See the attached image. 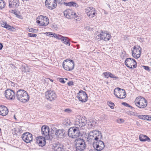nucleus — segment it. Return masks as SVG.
Wrapping results in <instances>:
<instances>
[{
    "label": "nucleus",
    "instance_id": "nucleus-41",
    "mask_svg": "<svg viewBox=\"0 0 151 151\" xmlns=\"http://www.w3.org/2000/svg\"><path fill=\"white\" fill-rule=\"evenodd\" d=\"M109 77L111 78H118V77L116 76L115 75L112 74L111 73H110L109 75Z\"/></svg>",
    "mask_w": 151,
    "mask_h": 151
},
{
    "label": "nucleus",
    "instance_id": "nucleus-24",
    "mask_svg": "<svg viewBox=\"0 0 151 151\" xmlns=\"http://www.w3.org/2000/svg\"><path fill=\"white\" fill-rule=\"evenodd\" d=\"M54 149L55 151H63V147L59 143L55 144L54 146Z\"/></svg>",
    "mask_w": 151,
    "mask_h": 151
},
{
    "label": "nucleus",
    "instance_id": "nucleus-8",
    "mask_svg": "<svg viewBox=\"0 0 151 151\" xmlns=\"http://www.w3.org/2000/svg\"><path fill=\"white\" fill-rule=\"evenodd\" d=\"M114 94L117 98L122 99L125 98L126 95L125 90L119 88H116L114 89Z\"/></svg>",
    "mask_w": 151,
    "mask_h": 151
},
{
    "label": "nucleus",
    "instance_id": "nucleus-50",
    "mask_svg": "<svg viewBox=\"0 0 151 151\" xmlns=\"http://www.w3.org/2000/svg\"><path fill=\"white\" fill-rule=\"evenodd\" d=\"M143 68L145 70L147 71H150L149 68L148 66H143Z\"/></svg>",
    "mask_w": 151,
    "mask_h": 151
},
{
    "label": "nucleus",
    "instance_id": "nucleus-59",
    "mask_svg": "<svg viewBox=\"0 0 151 151\" xmlns=\"http://www.w3.org/2000/svg\"><path fill=\"white\" fill-rule=\"evenodd\" d=\"M64 79L65 80H67V79L66 78H65Z\"/></svg>",
    "mask_w": 151,
    "mask_h": 151
},
{
    "label": "nucleus",
    "instance_id": "nucleus-44",
    "mask_svg": "<svg viewBox=\"0 0 151 151\" xmlns=\"http://www.w3.org/2000/svg\"><path fill=\"white\" fill-rule=\"evenodd\" d=\"M28 36L29 37H36L37 36V35L35 34H33L32 33H29L28 34Z\"/></svg>",
    "mask_w": 151,
    "mask_h": 151
},
{
    "label": "nucleus",
    "instance_id": "nucleus-12",
    "mask_svg": "<svg viewBox=\"0 0 151 151\" xmlns=\"http://www.w3.org/2000/svg\"><path fill=\"white\" fill-rule=\"evenodd\" d=\"M23 140L27 143H29L32 141L33 139L32 135L29 132L23 133L22 136Z\"/></svg>",
    "mask_w": 151,
    "mask_h": 151
},
{
    "label": "nucleus",
    "instance_id": "nucleus-35",
    "mask_svg": "<svg viewBox=\"0 0 151 151\" xmlns=\"http://www.w3.org/2000/svg\"><path fill=\"white\" fill-rule=\"evenodd\" d=\"M95 127V125L92 124L91 122L90 121L89 123L88 124V127L90 129H93Z\"/></svg>",
    "mask_w": 151,
    "mask_h": 151
},
{
    "label": "nucleus",
    "instance_id": "nucleus-16",
    "mask_svg": "<svg viewBox=\"0 0 151 151\" xmlns=\"http://www.w3.org/2000/svg\"><path fill=\"white\" fill-rule=\"evenodd\" d=\"M45 96L46 99L50 101L55 100L57 97L55 92L51 91H47L45 93Z\"/></svg>",
    "mask_w": 151,
    "mask_h": 151
},
{
    "label": "nucleus",
    "instance_id": "nucleus-45",
    "mask_svg": "<svg viewBox=\"0 0 151 151\" xmlns=\"http://www.w3.org/2000/svg\"><path fill=\"white\" fill-rule=\"evenodd\" d=\"M117 121L118 123H121L124 122V120L122 119H117Z\"/></svg>",
    "mask_w": 151,
    "mask_h": 151
},
{
    "label": "nucleus",
    "instance_id": "nucleus-46",
    "mask_svg": "<svg viewBox=\"0 0 151 151\" xmlns=\"http://www.w3.org/2000/svg\"><path fill=\"white\" fill-rule=\"evenodd\" d=\"M145 119L147 120H151V116H145Z\"/></svg>",
    "mask_w": 151,
    "mask_h": 151
},
{
    "label": "nucleus",
    "instance_id": "nucleus-34",
    "mask_svg": "<svg viewBox=\"0 0 151 151\" xmlns=\"http://www.w3.org/2000/svg\"><path fill=\"white\" fill-rule=\"evenodd\" d=\"M96 38L97 39L103 40V35H102V32L99 35H98L96 37Z\"/></svg>",
    "mask_w": 151,
    "mask_h": 151
},
{
    "label": "nucleus",
    "instance_id": "nucleus-6",
    "mask_svg": "<svg viewBox=\"0 0 151 151\" xmlns=\"http://www.w3.org/2000/svg\"><path fill=\"white\" fill-rule=\"evenodd\" d=\"M63 66L65 70L68 71H71L74 68V62L72 60L67 59L64 61Z\"/></svg>",
    "mask_w": 151,
    "mask_h": 151
},
{
    "label": "nucleus",
    "instance_id": "nucleus-26",
    "mask_svg": "<svg viewBox=\"0 0 151 151\" xmlns=\"http://www.w3.org/2000/svg\"><path fill=\"white\" fill-rule=\"evenodd\" d=\"M64 134V131L61 129H58L56 130L55 133V134L60 138L63 137Z\"/></svg>",
    "mask_w": 151,
    "mask_h": 151
},
{
    "label": "nucleus",
    "instance_id": "nucleus-42",
    "mask_svg": "<svg viewBox=\"0 0 151 151\" xmlns=\"http://www.w3.org/2000/svg\"><path fill=\"white\" fill-rule=\"evenodd\" d=\"M110 73L109 72H106L104 73V76L106 78H108L109 77V75Z\"/></svg>",
    "mask_w": 151,
    "mask_h": 151
},
{
    "label": "nucleus",
    "instance_id": "nucleus-37",
    "mask_svg": "<svg viewBox=\"0 0 151 151\" xmlns=\"http://www.w3.org/2000/svg\"><path fill=\"white\" fill-rule=\"evenodd\" d=\"M64 124L66 126H68L71 124V123L69 119H67L64 122Z\"/></svg>",
    "mask_w": 151,
    "mask_h": 151
},
{
    "label": "nucleus",
    "instance_id": "nucleus-17",
    "mask_svg": "<svg viewBox=\"0 0 151 151\" xmlns=\"http://www.w3.org/2000/svg\"><path fill=\"white\" fill-rule=\"evenodd\" d=\"M49 131V128L47 126H43L42 127V134L46 139H48L50 138Z\"/></svg>",
    "mask_w": 151,
    "mask_h": 151
},
{
    "label": "nucleus",
    "instance_id": "nucleus-40",
    "mask_svg": "<svg viewBox=\"0 0 151 151\" xmlns=\"http://www.w3.org/2000/svg\"><path fill=\"white\" fill-rule=\"evenodd\" d=\"M45 34H47V35L48 36H50L52 37H53V36H54L55 35V34L54 33H53L50 32H46Z\"/></svg>",
    "mask_w": 151,
    "mask_h": 151
},
{
    "label": "nucleus",
    "instance_id": "nucleus-21",
    "mask_svg": "<svg viewBox=\"0 0 151 151\" xmlns=\"http://www.w3.org/2000/svg\"><path fill=\"white\" fill-rule=\"evenodd\" d=\"M19 0H9V8H17L19 6Z\"/></svg>",
    "mask_w": 151,
    "mask_h": 151
},
{
    "label": "nucleus",
    "instance_id": "nucleus-19",
    "mask_svg": "<svg viewBox=\"0 0 151 151\" xmlns=\"http://www.w3.org/2000/svg\"><path fill=\"white\" fill-rule=\"evenodd\" d=\"M141 48L139 47H137L134 46L133 49L132 50V55L133 57L135 58H137L140 57L141 53Z\"/></svg>",
    "mask_w": 151,
    "mask_h": 151
},
{
    "label": "nucleus",
    "instance_id": "nucleus-33",
    "mask_svg": "<svg viewBox=\"0 0 151 151\" xmlns=\"http://www.w3.org/2000/svg\"><path fill=\"white\" fill-rule=\"evenodd\" d=\"M7 29L9 30L10 31H14V29H15V28L13 27H12L11 26L9 25V24H7V26L6 27Z\"/></svg>",
    "mask_w": 151,
    "mask_h": 151
},
{
    "label": "nucleus",
    "instance_id": "nucleus-29",
    "mask_svg": "<svg viewBox=\"0 0 151 151\" xmlns=\"http://www.w3.org/2000/svg\"><path fill=\"white\" fill-rule=\"evenodd\" d=\"M61 40L62 42H63L65 44L68 46H70V44L69 42V40L68 37L63 36V37H62Z\"/></svg>",
    "mask_w": 151,
    "mask_h": 151
},
{
    "label": "nucleus",
    "instance_id": "nucleus-51",
    "mask_svg": "<svg viewBox=\"0 0 151 151\" xmlns=\"http://www.w3.org/2000/svg\"><path fill=\"white\" fill-rule=\"evenodd\" d=\"M7 24L6 22L5 23L4 22L3 23L1 24V26L3 27L6 28V26H7Z\"/></svg>",
    "mask_w": 151,
    "mask_h": 151
},
{
    "label": "nucleus",
    "instance_id": "nucleus-4",
    "mask_svg": "<svg viewBox=\"0 0 151 151\" xmlns=\"http://www.w3.org/2000/svg\"><path fill=\"white\" fill-rule=\"evenodd\" d=\"M134 102L136 106L139 108H144L147 106V100L141 96L137 97Z\"/></svg>",
    "mask_w": 151,
    "mask_h": 151
},
{
    "label": "nucleus",
    "instance_id": "nucleus-23",
    "mask_svg": "<svg viewBox=\"0 0 151 151\" xmlns=\"http://www.w3.org/2000/svg\"><path fill=\"white\" fill-rule=\"evenodd\" d=\"M139 139L140 141L150 142L151 141L150 139L147 136L141 134L139 135Z\"/></svg>",
    "mask_w": 151,
    "mask_h": 151
},
{
    "label": "nucleus",
    "instance_id": "nucleus-11",
    "mask_svg": "<svg viewBox=\"0 0 151 151\" xmlns=\"http://www.w3.org/2000/svg\"><path fill=\"white\" fill-rule=\"evenodd\" d=\"M77 97L78 100L82 102H85L88 99L87 95L86 93L81 90L79 91Z\"/></svg>",
    "mask_w": 151,
    "mask_h": 151
},
{
    "label": "nucleus",
    "instance_id": "nucleus-28",
    "mask_svg": "<svg viewBox=\"0 0 151 151\" xmlns=\"http://www.w3.org/2000/svg\"><path fill=\"white\" fill-rule=\"evenodd\" d=\"M64 5L68 6H73L76 7H78V5L76 3L73 2L71 1L68 3H65L64 2L63 3Z\"/></svg>",
    "mask_w": 151,
    "mask_h": 151
},
{
    "label": "nucleus",
    "instance_id": "nucleus-14",
    "mask_svg": "<svg viewBox=\"0 0 151 151\" xmlns=\"http://www.w3.org/2000/svg\"><path fill=\"white\" fill-rule=\"evenodd\" d=\"M5 96L6 98L9 100H13L15 97V93L14 90L11 89H7L5 92Z\"/></svg>",
    "mask_w": 151,
    "mask_h": 151
},
{
    "label": "nucleus",
    "instance_id": "nucleus-7",
    "mask_svg": "<svg viewBox=\"0 0 151 151\" xmlns=\"http://www.w3.org/2000/svg\"><path fill=\"white\" fill-rule=\"evenodd\" d=\"M63 13L64 16L68 19L74 18L76 20L78 21L80 20V18H79V17L76 15V13L72 10L67 9L65 10Z\"/></svg>",
    "mask_w": 151,
    "mask_h": 151
},
{
    "label": "nucleus",
    "instance_id": "nucleus-52",
    "mask_svg": "<svg viewBox=\"0 0 151 151\" xmlns=\"http://www.w3.org/2000/svg\"><path fill=\"white\" fill-rule=\"evenodd\" d=\"M59 81L63 83H65V81L64 79L63 78H60L59 79Z\"/></svg>",
    "mask_w": 151,
    "mask_h": 151
},
{
    "label": "nucleus",
    "instance_id": "nucleus-55",
    "mask_svg": "<svg viewBox=\"0 0 151 151\" xmlns=\"http://www.w3.org/2000/svg\"><path fill=\"white\" fill-rule=\"evenodd\" d=\"M88 151H97L95 149H91L90 150H89Z\"/></svg>",
    "mask_w": 151,
    "mask_h": 151
},
{
    "label": "nucleus",
    "instance_id": "nucleus-31",
    "mask_svg": "<svg viewBox=\"0 0 151 151\" xmlns=\"http://www.w3.org/2000/svg\"><path fill=\"white\" fill-rule=\"evenodd\" d=\"M22 71L25 72H28L30 71V69L27 66L23 65L22 67Z\"/></svg>",
    "mask_w": 151,
    "mask_h": 151
},
{
    "label": "nucleus",
    "instance_id": "nucleus-27",
    "mask_svg": "<svg viewBox=\"0 0 151 151\" xmlns=\"http://www.w3.org/2000/svg\"><path fill=\"white\" fill-rule=\"evenodd\" d=\"M81 116H77L75 122V125H78L80 128L82 127L83 126L81 125Z\"/></svg>",
    "mask_w": 151,
    "mask_h": 151
},
{
    "label": "nucleus",
    "instance_id": "nucleus-58",
    "mask_svg": "<svg viewBox=\"0 0 151 151\" xmlns=\"http://www.w3.org/2000/svg\"><path fill=\"white\" fill-rule=\"evenodd\" d=\"M50 81H51L52 82H53V80H52L50 79Z\"/></svg>",
    "mask_w": 151,
    "mask_h": 151
},
{
    "label": "nucleus",
    "instance_id": "nucleus-54",
    "mask_svg": "<svg viewBox=\"0 0 151 151\" xmlns=\"http://www.w3.org/2000/svg\"><path fill=\"white\" fill-rule=\"evenodd\" d=\"M3 46L2 44L0 42V50L2 49Z\"/></svg>",
    "mask_w": 151,
    "mask_h": 151
},
{
    "label": "nucleus",
    "instance_id": "nucleus-10",
    "mask_svg": "<svg viewBox=\"0 0 151 151\" xmlns=\"http://www.w3.org/2000/svg\"><path fill=\"white\" fill-rule=\"evenodd\" d=\"M124 63L127 67L130 68H136L137 67V63L136 61L134 59L131 58H127Z\"/></svg>",
    "mask_w": 151,
    "mask_h": 151
},
{
    "label": "nucleus",
    "instance_id": "nucleus-2",
    "mask_svg": "<svg viewBox=\"0 0 151 151\" xmlns=\"http://www.w3.org/2000/svg\"><path fill=\"white\" fill-rule=\"evenodd\" d=\"M16 97L18 101L23 103L27 102L29 98L27 92L22 89H19L17 91Z\"/></svg>",
    "mask_w": 151,
    "mask_h": 151
},
{
    "label": "nucleus",
    "instance_id": "nucleus-56",
    "mask_svg": "<svg viewBox=\"0 0 151 151\" xmlns=\"http://www.w3.org/2000/svg\"><path fill=\"white\" fill-rule=\"evenodd\" d=\"M79 45H77V49H78L79 48Z\"/></svg>",
    "mask_w": 151,
    "mask_h": 151
},
{
    "label": "nucleus",
    "instance_id": "nucleus-30",
    "mask_svg": "<svg viewBox=\"0 0 151 151\" xmlns=\"http://www.w3.org/2000/svg\"><path fill=\"white\" fill-rule=\"evenodd\" d=\"M81 124L83 127L85 126L87 123V119L86 118L85 116H81Z\"/></svg>",
    "mask_w": 151,
    "mask_h": 151
},
{
    "label": "nucleus",
    "instance_id": "nucleus-13",
    "mask_svg": "<svg viewBox=\"0 0 151 151\" xmlns=\"http://www.w3.org/2000/svg\"><path fill=\"white\" fill-rule=\"evenodd\" d=\"M39 18L40 20H37V24H40V26H47L49 23V19L46 16L42 15H40Z\"/></svg>",
    "mask_w": 151,
    "mask_h": 151
},
{
    "label": "nucleus",
    "instance_id": "nucleus-25",
    "mask_svg": "<svg viewBox=\"0 0 151 151\" xmlns=\"http://www.w3.org/2000/svg\"><path fill=\"white\" fill-rule=\"evenodd\" d=\"M102 35H103V40L105 41H109L111 38L110 35L107 32H102Z\"/></svg>",
    "mask_w": 151,
    "mask_h": 151
},
{
    "label": "nucleus",
    "instance_id": "nucleus-39",
    "mask_svg": "<svg viewBox=\"0 0 151 151\" xmlns=\"http://www.w3.org/2000/svg\"><path fill=\"white\" fill-rule=\"evenodd\" d=\"M56 3L57 2L58 4H63L64 2V1H65V0H55Z\"/></svg>",
    "mask_w": 151,
    "mask_h": 151
},
{
    "label": "nucleus",
    "instance_id": "nucleus-43",
    "mask_svg": "<svg viewBox=\"0 0 151 151\" xmlns=\"http://www.w3.org/2000/svg\"><path fill=\"white\" fill-rule=\"evenodd\" d=\"M122 104L124 105V106L129 107H130L131 108H132V106L130 105L129 104L126 102H123L122 103Z\"/></svg>",
    "mask_w": 151,
    "mask_h": 151
},
{
    "label": "nucleus",
    "instance_id": "nucleus-38",
    "mask_svg": "<svg viewBox=\"0 0 151 151\" xmlns=\"http://www.w3.org/2000/svg\"><path fill=\"white\" fill-rule=\"evenodd\" d=\"M108 104L111 109H114V103H112V102H108Z\"/></svg>",
    "mask_w": 151,
    "mask_h": 151
},
{
    "label": "nucleus",
    "instance_id": "nucleus-15",
    "mask_svg": "<svg viewBox=\"0 0 151 151\" xmlns=\"http://www.w3.org/2000/svg\"><path fill=\"white\" fill-rule=\"evenodd\" d=\"M86 12L90 18H93L96 14V11L95 9L92 7H87L86 9Z\"/></svg>",
    "mask_w": 151,
    "mask_h": 151
},
{
    "label": "nucleus",
    "instance_id": "nucleus-47",
    "mask_svg": "<svg viewBox=\"0 0 151 151\" xmlns=\"http://www.w3.org/2000/svg\"><path fill=\"white\" fill-rule=\"evenodd\" d=\"M145 115H139L138 116V117L139 119L144 120H145Z\"/></svg>",
    "mask_w": 151,
    "mask_h": 151
},
{
    "label": "nucleus",
    "instance_id": "nucleus-5",
    "mask_svg": "<svg viewBox=\"0 0 151 151\" xmlns=\"http://www.w3.org/2000/svg\"><path fill=\"white\" fill-rule=\"evenodd\" d=\"M74 143L77 150H79L83 151L86 147L84 140L80 138L76 139L74 141Z\"/></svg>",
    "mask_w": 151,
    "mask_h": 151
},
{
    "label": "nucleus",
    "instance_id": "nucleus-1",
    "mask_svg": "<svg viewBox=\"0 0 151 151\" xmlns=\"http://www.w3.org/2000/svg\"><path fill=\"white\" fill-rule=\"evenodd\" d=\"M102 137V135L100 131L93 130L89 132L87 139L89 143L91 144L101 140Z\"/></svg>",
    "mask_w": 151,
    "mask_h": 151
},
{
    "label": "nucleus",
    "instance_id": "nucleus-49",
    "mask_svg": "<svg viewBox=\"0 0 151 151\" xmlns=\"http://www.w3.org/2000/svg\"><path fill=\"white\" fill-rule=\"evenodd\" d=\"M28 29H29L28 31L29 32H35V31L36 30L35 29H34L31 28L30 29H29V28H28Z\"/></svg>",
    "mask_w": 151,
    "mask_h": 151
},
{
    "label": "nucleus",
    "instance_id": "nucleus-61",
    "mask_svg": "<svg viewBox=\"0 0 151 151\" xmlns=\"http://www.w3.org/2000/svg\"><path fill=\"white\" fill-rule=\"evenodd\" d=\"M1 132V129L0 128V132Z\"/></svg>",
    "mask_w": 151,
    "mask_h": 151
},
{
    "label": "nucleus",
    "instance_id": "nucleus-36",
    "mask_svg": "<svg viewBox=\"0 0 151 151\" xmlns=\"http://www.w3.org/2000/svg\"><path fill=\"white\" fill-rule=\"evenodd\" d=\"M54 37L55 38L58 39H60L61 40L62 37H63V36L60 35H57V34H55V35Z\"/></svg>",
    "mask_w": 151,
    "mask_h": 151
},
{
    "label": "nucleus",
    "instance_id": "nucleus-32",
    "mask_svg": "<svg viewBox=\"0 0 151 151\" xmlns=\"http://www.w3.org/2000/svg\"><path fill=\"white\" fill-rule=\"evenodd\" d=\"M5 5V2L3 0H0V9L4 7Z\"/></svg>",
    "mask_w": 151,
    "mask_h": 151
},
{
    "label": "nucleus",
    "instance_id": "nucleus-9",
    "mask_svg": "<svg viewBox=\"0 0 151 151\" xmlns=\"http://www.w3.org/2000/svg\"><path fill=\"white\" fill-rule=\"evenodd\" d=\"M94 149L97 151H101L105 147L104 144L101 140L92 143Z\"/></svg>",
    "mask_w": 151,
    "mask_h": 151
},
{
    "label": "nucleus",
    "instance_id": "nucleus-53",
    "mask_svg": "<svg viewBox=\"0 0 151 151\" xmlns=\"http://www.w3.org/2000/svg\"><path fill=\"white\" fill-rule=\"evenodd\" d=\"M68 85L71 86L73 85V82L72 81H69L68 83Z\"/></svg>",
    "mask_w": 151,
    "mask_h": 151
},
{
    "label": "nucleus",
    "instance_id": "nucleus-3",
    "mask_svg": "<svg viewBox=\"0 0 151 151\" xmlns=\"http://www.w3.org/2000/svg\"><path fill=\"white\" fill-rule=\"evenodd\" d=\"M68 135L70 137L74 138L81 136L82 134L80 133L79 127H75L69 128Z\"/></svg>",
    "mask_w": 151,
    "mask_h": 151
},
{
    "label": "nucleus",
    "instance_id": "nucleus-22",
    "mask_svg": "<svg viewBox=\"0 0 151 151\" xmlns=\"http://www.w3.org/2000/svg\"><path fill=\"white\" fill-rule=\"evenodd\" d=\"M8 112V110L6 107L4 106H0V115L3 116L6 115Z\"/></svg>",
    "mask_w": 151,
    "mask_h": 151
},
{
    "label": "nucleus",
    "instance_id": "nucleus-48",
    "mask_svg": "<svg viewBox=\"0 0 151 151\" xmlns=\"http://www.w3.org/2000/svg\"><path fill=\"white\" fill-rule=\"evenodd\" d=\"M64 111L68 113H70L72 112V111L70 109H66Z\"/></svg>",
    "mask_w": 151,
    "mask_h": 151
},
{
    "label": "nucleus",
    "instance_id": "nucleus-20",
    "mask_svg": "<svg viewBox=\"0 0 151 151\" xmlns=\"http://www.w3.org/2000/svg\"><path fill=\"white\" fill-rule=\"evenodd\" d=\"M46 139L45 137L42 136H39L36 138V143L39 146L42 147L45 145V140Z\"/></svg>",
    "mask_w": 151,
    "mask_h": 151
},
{
    "label": "nucleus",
    "instance_id": "nucleus-57",
    "mask_svg": "<svg viewBox=\"0 0 151 151\" xmlns=\"http://www.w3.org/2000/svg\"><path fill=\"white\" fill-rule=\"evenodd\" d=\"M122 0L124 1H128L129 0Z\"/></svg>",
    "mask_w": 151,
    "mask_h": 151
},
{
    "label": "nucleus",
    "instance_id": "nucleus-60",
    "mask_svg": "<svg viewBox=\"0 0 151 151\" xmlns=\"http://www.w3.org/2000/svg\"><path fill=\"white\" fill-rule=\"evenodd\" d=\"M14 118L16 119V118L15 117V116H14Z\"/></svg>",
    "mask_w": 151,
    "mask_h": 151
},
{
    "label": "nucleus",
    "instance_id": "nucleus-18",
    "mask_svg": "<svg viewBox=\"0 0 151 151\" xmlns=\"http://www.w3.org/2000/svg\"><path fill=\"white\" fill-rule=\"evenodd\" d=\"M46 6L50 9L55 8L57 6L55 0H46L45 2Z\"/></svg>",
    "mask_w": 151,
    "mask_h": 151
}]
</instances>
